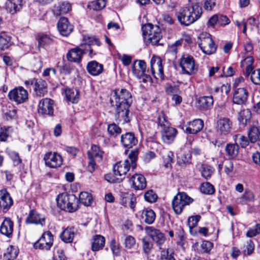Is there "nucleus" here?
<instances>
[{
  "label": "nucleus",
  "instance_id": "nucleus-1",
  "mask_svg": "<svg viewBox=\"0 0 260 260\" xmlns=\"http://www.w3.org/2000/svg\"><path fill=\"white\" fill-rule=\"evenodd\" d=\"M188 6L181 8L177 13L178 21L182 24L189 25L199 19L202 11L199 6L203 0H188Z\"/></svg>",
  "mask_w": 260,
  "mask_h": 260
},
{
  "label": "nucleus",
  "instance_id": "nucleus-2",
  "mask_svg": "<svg viewBox=\"0 0 260 260\" xmlns=\"http://www.w3.org/2000/svg\"><path fill=\"white\" fill-rule=\"evenodd\" d=\"M142 30L144 40L146 44H161L159 43L162 38V35L161 29L158 26L148 23L142 26Z\"/></svg>",
  "mask_w": 260,
  "mask_h": 260
},
{
  "label": "nucleus",
  "instance_id": "nucleus-3",
  "mask_svg": "<svg viewBox=\"0 0 260 260\" xmlns=\"http://www.w3.org/2000/svg\"><path fill=\"white\" fill-rule=\"evenodd\" d=\"M56 200L57 206L61 210L74 212L78 208V199L73 194L60 193L57 196Z\"/></svg>",
  "mask_w": 260,
  "mask_h": 260
},
{
  "label": "nucleus",
  "instance_id": "nucleus-4",
  "mask_svg": "<svg viewBox=\"0 0 260 260\" xmlns=\"http://www.w3.org/2000/svg\"><path fill=\"white\" fill-rule=\"evenodd\" d=\"M110 102L113 106H123L125 104L131 105L132 102L131 93L125 89H121L120 90H115Z\"/></svg>",
  "mask_w": 260,
  "mask_h": 260
},
{
  "label": "nucleus",
  "instance_id": "nucleus-5",
  "mask_svg": "<svg viewBox=\"0 0 260 260\" xmlns=\"http://www.w3.org/2000/svg\"><path fill=\"white\" fill-rule=\"evenodd\" d=\"M193 202V199L185 192H179L173 198L172 202V208L174 212L180 214L185 206Z\"/></svg>",
  "mask_w": 260,
  "mask_h": 260
},
{
  "label": "nucleus",
  "instance_id": "nucleus-6",
  "mask_svg": "<svg viewBox=\"0 0 260 260\" xmlns=\"http://www.w3.org/2000/svg\"><path fill=\"white\" fill-rule=\"evenodd\" d=\"M180 66L182 71L185 74L191 76L196 74L198 71L199 65L191 56H183L180 61Z\"/></svg>",
  "mask_w": 260,
  "mask_h": 260
},
{
  "label": "nucleus",
  "instance_id": "nucleus-7",
  "mask_svg": "<svg viewBox=\"0 0 260 260\" xmlns=\"http://www.w3.org/2000/svg\"><path fill=\"white\" fill-rule=\"evenodd\" d=\"M8 96L10 100L17 104H22L28 100V93L23 87L19 86L10 91Z\"/></svg>",
  "mask_w": 260,
  "mask_h": 260
},
{
  "label": "nucleus",
  "instance_id": "nucleus-8",
  "mask_svg": "<svg viewBox=\"0 0 260 260\" xmlns=\"http://www.w3.org/2000/svg\"><path fill=\"white\" fill-rule=\"evenodd\" d=\"M116 111L115 113V120L118 123L124 124L128 122L131 120V116L129 113L130 105L127 104L124 106H115Z\"/></svg>",
  "mask_w": 260,
  "mask_h": 260
},
{
  "label": "nucleus",
  "instance_id": "nucleus-9",
  "mask_svg": "<svg viewBox=\"0 0 260 260\" xmlns=\"http://www.w3.org/2000/svg\"><path fill=\"white\" fill-rule=\"evenodd\" d=\"M45 165L51 168H57L61 166L63 159L60 154L55 152H49L44 156Z\"/></svg>",
  "mask_w": 260,
  "mask_h": 260
},
{
  "label": "nucleus",
  "instance_id": "nucleus-10",
  "mask_svg": "<svg viewBox=\"0 0 260 260\" xmlns=\"http://www.w3.org/2000/svg\"><path fill=\"white\" fill-rule=\"evenodd\" d=\"M54 101L49 98L41 100L38 106V113L43 116H51L53 114Z\"/></svg>",
  "mask_w": 260,
  "mask_h": 260
},
{
  "label": "nucleus",
  "instance_id": "nucleus-11",
  "mask_svg": "<svg viewBox=\"0 0 260 260\" xmlns=\"http://www.w3.org/2000/svg\"><path fill=\"white\" fill-rule=\"evenodd\" d=\"M145 231L157 246H161L166 241L164 234L153 226H146Z\"/></svg>",
  "mask_w": 260,
  "mask_h": 260
},
{
  "label": "nucleus",
  "instance_id": "nucleus-12",
  "mask_svg": "<svg viewBox=\"0 0 260 260\" xmlns=\"http://www.w3.org/2000/svg\"><path fill=\"white\" fill-rule=\"evenodd\" d=\"M151 73L156 78L163 79L164 77L162 60L158 56H154L150 60Z\"/></svg>",
  "mask_w": 260,
  "mask_h": 260
},
{
  "label": "nucleus",
  "instance_id": "nucleus-13",
  "mask_svg": "<svg viewBox=\"0 0 260 260\" xmlns=\"http://www.w3.org/2000/svg\"><path fill=\"white\" fill-rule=\"evenodd\" d=\"M53 241V236L50 232L43 234L39 240L34 244V247L37 249L48 250L52 246Z\"/></svg>",
  "mask_w": 260,
  "mask_h": 260
},
{
  "label": "nucleus",
  "instance_id": "nucleus-14",
  "mask_svg": "<svg viewBox=\"0 0 260 260\" xmlns=\"http://www.w3.org/2000/svg\"><path fill=\"white\" fill-rule=\"evenodd\" d=\"M31 84L33 85V90L36 96H44L47 92V84L42 79H34L31 81Z\"/></svg>",
  "mask_w": 260,
  "mask_h": 260
},
{
  "label": "nucleus",
  "instance_id": "nucleus-15",
  "mask_svg": "<svg viewBox=\"0 0 260 260\" xmlns=\"http://www.w3.org/2000/svg\"><path fill=\"white\" fill-rule=\"evenodd\" d=\"M178 134L177 130L173 127H165L161 129V135L162 141L167 144L172 143Z\"/></svg>",
  "mask_w": 260,
  "mask_h": 260
},
{
  "label": "nucleus",
  "instance_id": "nucleus-16",
  "mask_svg": "<svg viewBox=\"0 0 260 260\" xmlns=\"http://www.w3.org/2000/svg\"><path fill=\"white\" fill-rule=\"evenodd\" d=\"M248 92L244 88H237L235 89L233 98V102L237 105H244L247 101Z\"/></svg>",
  "mask_w": 260,
  "mask_h": 260
},
{
  "label": "nucleus",
  "instance_id": "nucleus-17",
  "mask_svg": "<svg viewBox=\"0 0 260 260\" xmlns=\"http://www.w3.org/2000/svg\"><path fill=\"white\" fill-rule=\"evenodd\" d=\"M132 186L135 190H143L146 187V181L144 176L139 174L133 175L129 179Z\"/></svg>",
  "mask_w": 260,
  "mask_h": 260
},
{
  "label": "nucleus",
  "instance_id": "nucleus-18",
  "mask_svg": "<svg viewBox=\"0 0 260 260\" xmlns=\"http://www.w3.org/2000/svg\"><path fill=\"white\" fill-rule=\"evenodd\" d=\"M232 122L228 118H221L217 122L216 131L220 135H226L230 132Z\"/></svg>",
  "mask_w": 260,
  "mask_h": 260
},
{
  "label": "nucleus",
  "instance_id": "nucleus-19",
  "mask_svg": "<svg viewBox=\"0 0 260 260\" xmlns=\"http://www.w3.org/2000/svg\"><path fill=\"white\" fill-rule=\"evenodd\" d=\"M130 163L128 159L123 162L119 161L113 166V171L116 176H122L125 175L130 169Z\"/></svg>",
  "mask_w": 260,
  "mask_h": 260
},
{
  "label": "nucleus",
  "instance_id": "nucleus-20",
  "mask_svg": "<svg viewBox=\"0 0 260 260\" xmlns=\"http://www.w3.org/2000/svg\"><path fill=\"white\" fill-rule=\"evenodd\" d=\"M204 126V122L200 119L189 122L186 125L185 132L189 134H196L200 132Z\"/></svg>",
  "mask_w": 260,
  "mask_h": 260
},
{
  "label": "nucleus",
  "instance_id": "nucleus-21",
  "mask_svg": "<svg viewBox=\"0 0 260 260\" xmlns=\"http://www.w3.org/2000/svg\"><path fill=\"white\" fill-rule=\"evenodd\" d=\"M57 28L60 34L62 36H67L73 30V26L69 22L68 19L66 17H61L57 23Z\"/></svg>",
  "mask_w": 260,
  "mask_h": 260
},
{
  "label": "nucleus",
  "instance_id": "nucleus-22",
  "mask_svg": "<svg viewBox=\"0 0 260 260\" xmlns=\"http://www.w3.org/2000/svg\"><path fill=\"white\" fill-rule=\"evenodd\" d=\"M12 205V199L7 190H0V209L7 211Z\"/></svg>",
  "mask_w": 260,
  "mask_h": 260
},
{
  "label": "nucleus",
  "instance_id": "nucleus-23",
  "mask_svg": "<svg viewBox=\"0 0 260 260\" xmlns=\"http://www.w3.org/2000/svg\"><path fill=\"white\" fill-rule=\"evenodd\" d=\"M199 39L200 42H199V46L200 49L212 48L213 47L216 49L217 47L215 46L214 42L209 34L206 32L201 34L199 36Z\"/></svg>",
  "mask_w": 260,
  "mask_h": 260
},
{
  "label": "nucleus",
  "instance_id": "nucleus-24",
  "mask_svg": "<svg viewBox=\"0 0 260 260\" xmlns=\"http://www.w3.org/2000/svg\"><path fill=\"white\" fill-rule=\"evenodd\" d=\"M45 218L44 215L38 213L36 211H30L28 216L26 219L27 223H34L43 225L45 223Z\"/></svg>",
  "mask_w": 260,
  "mask_h": 260
},
{
  "label": "nucleus",
  "instance_id": "nucleus-25",
  "mask_svg": "<svg viewBox=\"0 0 260 260\" xmlns=\"http://www.w3.org/2000/svg\"><path fill=\"white\" fill-rule=\"evenodd\" d=\"M86 69L89 74L93 76H98L104 71L103 65L96 61L89 62L87 64Z\"/></svg>",
  "mask_w": 260,
  "mask_h": 260
},
{
  "label": "nucleus",
  "instance_id": "nucleus-26",
  "mask_svg": "<svg viewBox=\"0 0 260 260\" xmlns=\"http://www.w3.org/2000/svg\"><path fill=\"white\" fill-rule=\"evenodd\" d=\"M71 10V4L67 2H59L53 8L54 14L57 16L67 13Z\"/></svg>",
  "mask_w": 260,
  "mask_h": 260
},
{
  "label": "nucleus",
  "instance_id": "nucleus-27",
  "mask_svg": "<svg viewBox=\"0 0 260 260\" xmlns=\"http://www.w3.org/2000/svg\"><path fill=\"white\" fill-rule=\"evenodd\" d=\"M121 142L124 147L131 148L137 144L138 140L133 133H126L121 136Z\"/></svg>",
  "mask_w": 260,
  "mask_h": 260
},
{
  "label": "nucleus",
  "instance_id": "nucleus-28",
  "mask_svg": "<svg viewBox=\"0 0 260 260\" xmlns=\"http://www.w3.org/2000/svg\"><path fill=\"white\" fill-rule=\"evenodd\" d=\"M146 70V64L143 60L135 61L133 64L132 72L138 78L144 75Z\"/></svg>",
  "mask_w": 260,
  "mask_h": 260
},
{
  "label": "nucleus",
  "instance_id": "nucleus-29",
  "mask_svg": "<svg viewBox=\"0 0 260 260\" xmlns=\"http://www.w3.org/2000/svg\"><path fill=\"white\" fill-rule=\"evenodd\" d=\"M13 231V222L9 218H5L0 227L1 233L7 237L12 235Z\"/></svg>",
  "mask_w": 260,
  "mask_h": 260
},
{
  "label": "nucleus",
  "instance_id": "nucleus-30",
  "mask_svg": "<svg viewBox=\"0 0 260 260\" xmlns=\"http://www.w3.org/2000/svg\"><path fill=\"white\" fill-rule=\"evenodd\" d=\"M254 59L252 56H248L246 57L243 61L241 62V66L245 69L244 75L246 76H248L250 75V73L253 70V63Z\"/></svg>",
  "mask_w": 260,
  "mask_h": 260
},
{
  "label": "nucleus",
  "instance_id": "nucleus-31",
  "mask_svg": "<svg viewBox=\"0 0 260 260\" xmlns=\"http://www.w3.org/2000/svg\"><path fill=\"white\" fill-rule=\"evenodd\" d=\"M18 253L19 249L17 247L10 245L4 253L3 260H14Z\"/></svg>",
  "mask_w": 260,
  "mask_h": 260
},
{
  "label": "nucleus",
  "instance_id": "nucleus-32",
  "mask_svg": "<svg viewBox=\"0 0 260 260\" xmlns=\"http://www.w3.org/2000/svg\"><path fill=\"white\" fill-rule=\"evenodd\" d=\"M105 238L101 235L94 236L92 239L91 249L92 251H98L103 248L105 245Z\"/></svg>",
  "mask_w": 260,
  "mask_h": 260
},
{
  "label": "nucleus",
  "instance_id": "nucleus-33",
  "mask_svg": "<svg viewBox=\"0 0 260 260\" xmlns=\"http://www.w3.org/2000/svg\"><path fill=\"white\" fill-rule=\"evenodd\" d=\"M75 235L74 229L67 228L60 234V238L65 243H71Z\"/></svg>",
  "mask_w": 260,
  "mask_h": 260
},
{
  "label": "nucleus",
  "instance_id": "nucleus-34",
  "mask_svg": "<svg viewBox=\"0 0 260 260\" xmlns=\"http://www.w3.org/2000/svg\"><path fill=\"white\" fill-rule=\"evenodd\" d=\"M136 202V197L133 193H126L124 195L122 199V204L126 207H129L134 210Z\"/></svg>",
  "mask_w": 260,
  "mask_h": 260
},
{
  "label": "nucleus",
  "instance_id": "nucleus-35",
  "mask_svg": "<svg viewBox=\"0 0 260 260\" xmlns=\"http://www.w3.org/2000/svg\"><path fill=\"white\" fill-rule=\"evenodd\" d=\"M10 2L7 5V9L11 14L19 11L23 5V0H9Z\"/></svg>",
  "mask_w": 260,
  "mask_h": 260
},
{
  "label": "nucleus",
  "instance_id": "nucleus-36",
  "mask_svg": "<svg viewBox=\"0 0 260 260\" xmlns=\"http://www.w3.org/2000/svg\"><path fill=\"white\" fill-rule=\"evenodd\" d=\"M141 216L144 221L147 224H152L155 219V213L150 209H144L142 211Z\"/></svg>",
  "mask_w": 260,
  "mask_h": 260
},
{
  "label": "nucleus",
  "instance_id": "nucleus-37",
  "mask_svg": "<svg viewBox=\"0 0 260 260\" xmlns=\"http://www.w3.org/2000/svg\"><path fill=\"white\" fill-rule=\"evenodd\" d=\"M67 100L72 103H77L79 101V92L74 88H67L65 90Z\"/></svg>",
  "mask_w": 260,
  "mask_h": 260
},
{
  "label": "nucleus",
  "instance_id": "nucleus-38",
  "mask_svg": "<svg viewBox=\"0 0 260 260\" xmlns=\"http://www.w3.org/2000/svg\"><path fill=\"white\" fill-rule=\"evenodd\" d=\"M81 50H69L66 56L68 61L78 62L81 60Z\"/></svg>",
  "mask_w": 260,
  "mask_h": 260
},
{
  "label": "nucleus",
  "instance_id": "nucleus-39",
  "mask_svg": "<svg viewBox=\"0 0 260 260\" xmlns=\"http://www.w3.org/2000/svg\"><path fill=\"white\" fill-rule=\"evenodd\" d=\"M225 152L230 158H235L239 153V147L237 144H228L225 147Z\"/></svg>",
  "mask_w": 260,
  "mask_h": 260
},
{
  "label": "nucleus",
  "instance_id": "nucleus-40",
  "mask_svg": "<svg viewBox=\"0 0 260 260\" xmlns=\"http://www.w3.org/2000/svg\"><path fill=\"white\" fill-rule=\"evenodd\" d=\"M251 111L248 109L241 110L238 115V120L242 124L245 125L251 118Z\"/></svg>",
  "mask_w": 260,
  "mask_h": 260
},
{
  "label": "nucleus",
  "instance_id": "nucleus-41",
  "mask_svg": "<svg viewBox=\"0 0 260 260\" xmlns=\"http://www.w3.org/2000/svg\"><path fill=\"white\" fill-rule=\"evenodd\" d=\"M213 99L212 96H205L199 98L198 103L201 108L207 109L213 104Z\"/></svg>",
  "mask_w": 260,
  "mask_h": 260
},
{
  "label": "nucleus",
  "instance_id": "nucleus-42",
  "mask_svg": "<svg viewBox=\"0 0 260 260\" xmlns=\"http://www.w3.org/2000/svg\"><path fill=\"white\" fill-rule=\"evenodd\" d=\"M254 200V195L252 191L245 190L244 193L237 199L236 202L241 204H244L247 201H252Z\"/></svg>",
  "mask_w": 260,
  "mask_h": 260
},
{
  "label": "nucleus",
  "instance_id": "nucleus-43",
  "mask_svg": "<svg viewBox=\"0 0 260 260\" xmlns=\"http://www.w3.org/2000/svg\"><path fill=\"white\" fill-rule=\"evenodd\" d=\"M11 45V38L5 32L0 33V49H8Z\"/></svg>",
  "mask_w": 260,
  "mask_h": 260
},
{
  "label": "nucleus",
  "instance_id": "nucleus-44",
  "mask_svg": "<svg viewBox=\"0 0 260 260\" xmlns=\"http://www.w3.org/2000/svg\"><path fill=\"white\" fill-rule=\"evenodd\" d=\"M259 129L255 126H251L248 133V138L251 143L256 142L259 137Z\"/></svg>",
  "mask_w": 260,
  "mask_h": 260
},
{
  "label": "nucleus",
  "instance_id": "nucleus-45",
  "mask_svg": "<svg viewBox=\"0 0 260 260\" xmlns=\"http://www.w3.org/2000/svg\"><path fill=\"white\" fill-rule=\"evenodd\" d=\"M92 195L86 191L81 192L79 195V201L81 203L85 206H88L91 205L92 202Z\"/></svg>",
  "mask_w": 260,
  "mask_h": 260
},
{
  "label": "nucleus",
  "instance_id": "nucleus-46",
  "mask_svg": "<svg viewBox=\"0 0 260 260\" xmlns=\"http://www.w3.org/2000/svg\"><path fill=\"white\" fill-rule=\"evenodd\" d=\"M38 41L39 47L45 48L52 43L53 40L46 35H41L38 36Z\"/></svg>",
  "mask_w": 260,
  "mask_h": 260
},
{
  "label": "nucleus",
  "instance_id": "nucleus-47",
  "mask_svg": "<svg viewBox=\"0 0 260 260\" xmlns=\"http://www.w3.org/2000/svg\"><path fill=\"white\" fill-rule=\"evenodd\" d=\"M107 131L110 136L114 138L116 137L121 133V128L114 123L110 124L108 125Z\"/></svg>",
  "mask_w": 260,
  "mask_h": 260
},
{
  "label": "nucleus",
  "instance_id": "nucleus-48",
  "mask_svg": "<svg viewBox=\"0 0 260 260\" xmlns=\"http://www.w3.org/2000/svg\"><path fill=\"white\" fill-rule=\"evenodd\" d=\"M124 245V247L127 249H134L137 246L135 238L131 235H125Z\"/></svg>",
  "mask_w": 260,
  "mask_h": 260
},
{
  "label": "nucleus",
  "instance_id": "nucleus-49",
  "mask_svg": "<svg viewBox=\"0 0 260 260\" xmlns=\"http://www.w3.org/2000/svg\"><path fill=\"white\" fill-rule=\"evenodd\" d=\"M106 6L105 0H96L91 2L88 5V8L93 10H100L103 9Z\"/></svg>",
  "mask_w": 260,
  "mask_h": 260
},
{
  "label": "nucleus",
  "instance_id": "nucleus-50",
  "mask_svg": "<svg viewBox=\"0 0 260 260\" xmlns=\"http://www.w3.org/2000/svg\"><path fill=\"white\" fill-rule=\"evenodd\" d=\"M93 156V158H95L97 161H101L103 159V152L100 149V147L93 145L91 146V151H89Z\"/></svg>",
  "mask_w": 260,
  "mask_h": 260
},
{
  "label": "nucleus",
  "instance_id": "nucleus-51",
  "mask_svg": "<svg viewBox=\"0 0 260 260\" xmlns=\"http://www.w3.org/2000/svg\"><path fill=\"white\" fill-rule=\"evenodd\" d=\"M254 250V243L251 240H249L247 241L246 244L244 245L242 253L245 255H249L253 252Z\"/></svg>",
  "mask_w": 260,
  "mask_h": 260
},
{
  "label": "nucleus",
  "instance_id": "nucleus-52",
  "mask_svg": "<svg viewBox=\"0 0 260 260\" xmlns=\"http://www.w3.org/2000/svg\"><path fill=\"white\" fill-rule=\"evenodd\" d=\"M200 190L202 193L207 194H213L215 191L213 186L209 182L202 183L200 187Z\"/></svg>",
  "mask_w": 260,
  "mask_h": 260
},
{
  "label": "nucleus",
  "instance_id": "nucleus-53",
  "mask_svg": "<svg viewBox=\"0 0 260 260\" xmlns=\"http://www.w3.org/2000/svg\"><path fill=\"white\" fill-rule=\"evenodd\" d=\"M260 234V223H256L254 226L249 228L246 233V236L252 238Z\"/></svg>",
  "mask_w": 260,
  "mask_h": 260
},
{
  "label": "nucleus",
  "instance_id": "nucleus-54",
  "mask_svg": "<svg viewBox=\"0 0 260 260\" xmlns=\"http://www.w3.org/2000/svg\"><path fill=\"white\" fill-rule=\"evenodd\" d=\"M203 4L204 8L206 10L211 11L215 6V0H203L201 3L199 4L202 12V5Z\"/></svg>",
  "mask_w": 260,
  "mask_h": 260
},
{
  "label": "nucleus",
  "instance_id": "nucleus-55",
  "mask_svg": "<svg viewBox=\"0 0 260 260\" xmlns=\"http://www.w3.org/2000/svg\"><path fill=\"white\" fill-rule=\"evenodd\" d=\"M142 246L144 252L148 254L150 252L153 244L148 238L144 237L142 239Z\"/></svg>",
  "mask_w": 260,
  "mask_h": 260
},
{
  "label": "nucleus",
  "instance_id": "nucleus-56",
  "mask_svg": "<svg viewBox=\"0 0 260 260\" xmlns=\"http://www.w3.org/2000/svg\"><path fill=\"white\" fill-rule=\"evenodd\" d=\"M87 155L89 159V162L87 165L88 171L90 173H92L95 170L97 169V165H96L92 154L89 152H87Z\"/></svg>",
  "mask_w": 260,
  "mask_h": 260
},
{
  "label": "nucleus",
  "instance_id": "nucleus-57",
  "mask_svg": "<svg viewBox=\"0 0 260 260\" xmlns=\"http://www.w3.org/2000/svg\"><path fill=\"white\" fill-rule=\"evenodd\" d=\"M138 150L137 149L133 150L128 154V158L131 161V166L132 169L134 170L136 168V161L138 158Z\"/></svg>",
  "mask_w": 260,
  "mask_h": 260
},
{
  "label": "nucleus",
  "instance_id": "nucleus-58",
  "mask_svg": "<svg viewBox=\"0 0 260 260\" xmlns=\"http://www.w3.org/2000/svg\"><path fill=\"white\" fill-rule=\"evenodd\" d=\"M144 198L148 202L154 203L156 201L157 196L152 190H149L145 193Z\"/></svg>",
  "mask_w": 260,
  "mask_h": 260
},
{
  "label": "nucleus",
  "instance_id": "nucleus-59",
  "mask_svg": "<svg viewBox=\"0 0 260 260\" xmlns=\"http://www.w3.org/2000/svg\"><path fill=\"white\" fill-rule=\"evenodd\" d=\"M117 57L124 66H128L131 63L132 57L131 55L117 53Z\"/></svg>",
  "mask_w": 260,
  "mask_h": 260
},
{
  "label": "nucleus",
  "instance_id": "nucleus-60",
  "mask_svg": "<svg viewBox=\"0 0 260 260\" xmlns=\"http://www.w3.org/2000/svg\"><path fill=\"white\" fill-rule=\"evenodd\" d=\"M201 218V216L198 215L192 216L188 219V225L190 230L197 226L198 223L200 221Z\"/></svg>",
  "mask_w": 260,
  "mask_h": 260
},
{
  "label": "nucleus",
  "instance_id": "nucleus-61",
  "mask_svg": "<svg viewBox=\"0 0 260 260\" xmlns=\"http://www.w3.org/2000/svg\"><path fill=\"white\" fill-rule=\"evenodd\" d=\"M251 81L256 85L260 84V69L252 71L250 73Z\"/></svg>",
  "mask_w": 260,
  "mask_h": 260
},
{
  "label": "nucleus",
  "instance_id": "nucleus-62",
  "mask_svg": "<svg viewBox=\"0 0 260 260\" xmlns=\"http://www.w3.org/2000/svg\"><path fill=\"white\" fill-rule=\"evenodd\" d=\"M213 172V169L209 166H205L202 168V175L206 179H208L211 176Z\"/></svg>",
  "mask_w": 260,
  "mask_h": 260
},
{
  "label": "nucleus",
  "instance_id": "nucleus-63",
  "mask_svg": "<svg viewBox=\"0 0 260 260\" xmlns=\"http://www.w3.org/2000/svg\"><path fill=\"white\" fill-rule=\"evenodd\" d=\"M157 123L158 125L160 126L162 129L164 128L165 127L169 126L168 125V122L166 119L165 115L164 114H161L158 116L157 118Z\"/></svg>",
  "mask_w": 260,
  "mask_h": 260
},
{
  "label": "nucleus",
  "instance_id": "nucleus-64",
  "mask_svg": "<svg viewBox=\"0 0 260 260\" xmlns=\"http://www.w3.org/2000/svg\"><path fill=\"white\" fill-rule=\"evenodd\" d=\"M60 71L64 75H69L73 69V66L70 64L65 63L61 67H59Z\"/></svg>",
  "mask_w": 260,
  "mask_h": 260
}]
</instances>
